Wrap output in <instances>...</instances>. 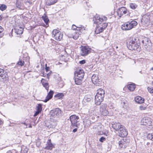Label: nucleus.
Wrapping results in <instances>:
<instances>
[{
    "mask_svg": "<svg viewBox=\"0 0 153 153\" xmlns=\"http://www.w3.org/2000/svg\"><path fill=\"white\" fill-rule=\"evenodd\" d=\"M77 128H75L73 129V132H75L77 131Z\"/></svg>",
    "mask_w": 153,
    "mask_h": 153,
    "instance_id": "obj_49",
    "label": "nucleus"
},
{
    "mask_svg": "<svg viewBox=\"0 0 153 153\" xmlns=\"http://www.w3.org/2000/svg\"><path fill=\"white\" fill-rule=\"evenodd\" d=\"M153 134H148L147 138L152 140H153Z\"/></svg>",
    "mask_w": 153,
    "mask_h": 153,
    "instance_id": "obj_41",
    "label": "nucleus"
},
{
    "mask_svg": "<svg viewBox=\"0 0 153 153\" xmlns=\"http://www.w3.org/2000/svg\"><path fill=\"white\" fill-rule=\"evenodd\" d=\"M24 152H25V153H27V151L26 150H25L24 151Z\"/></svg>",
    "mask_w": 153,
    "mask_h": 153,
    "instance_id": "obj_57",
    "label": "nucleus"
},
{
    "mask_svg": "<svg viewBox=\"0 0 153 153\" xmlns=\"http://www.w3.org/2000/svg\"><path fill=\"white\" fill-rule=\"evenodd\" d=\"M135 39H130L128 40L127 42V46L128 48L131 50H137L139 51L140 50L139 46L134 41Z\"/></svg>",
    "mask_w": 153,
    "mask_h": 153,
    "instance_id": "obj_2",
    "label": "nucleus"
},
{
    "mask_svg": "<svg viewBox=\"0 0 153 153\" xmlns=\"http://www.w3.org/2000/svg\"><path fill=\"white\" fill-rule=\"evenodd\" d=\"M119 135L122 137H125L128 134V132L126 129L123 126L120 128L118 132Z\"/></svg>",
    "mask_w": 153,
    "mask_h": 153,
    "instance_id": "obj_16",
    "label": "nucleus"
},
{
    "mask_svg": "<svg viewBox=\"0 0 153 153\" xmlns=\"http://www.w3.org/2000/svg\"><path fill=\"white\" fill-rule=\"evenodd\" d=\"M63 35L62 32L57 30H53L52 31V36L58 41H60L63 37Z\"/></svg>",
    "mask_w": 153,
    "mask_h": 153,
    "instance_id": "obj_5",
    "label": "nucleus"
},
{
    "mask_svg": "<svg viewBox=\"0 0 153 153\" xmlns=\"http://www.w3.org/2000/svg\"><path fill=\"white\" fill-rule=\"evenodd\" d=\"M61 111L59 108H56L54 110H51L50 112V114L51 116L54 117H57L61 115Z\"/></svg>",
    "mask_w": 153,
    "mask_h": 153,
    "instance_id": "obj_12",
    "label": "nucleus"
},
{
    "mask_svg": "<svg viewBox=\"0 0 153 153\" xmlns=\"http://www.w3.org/2000/svg\"><path fill=\"white\" fill-rule=\"evenodd\" d=\"M22 123V124H25V125H26V128H27V124H26V123Z\"/></svg>",
    "mask_w": 153,
    "mask_h": 153,
    "instance_id": "obj_54",
    "label": "nucleus"
},
{
    "mask_svg": "<svg viewBox=\"0 0 153 153\" xmlns=\"http://www.w3.org/2000/svg\"><path fill=\"white\" fill-rule=\"evenodd\" d=\"M137 24V22L132 21L131 22H128L121 26V28L123 30H131Z\"/></svg>",
    "mask_w": 153,
    "mask_h": 153,
    "instance_id": "obj_3",
    "label": "nucleus"
},
{
    "mask_svg": "<svg viewBox=\"0 0 153 153\" xmlns=\"http://www.w3.org/2000/svg\"><path fill=\"white\" fill-rule=\"evenodd\" d=\"M100 27H101V29L104 30L105 28L107 27L108 24L106 23H104L103 22H100V23H97Z\"/></svg>",
    "mask_w": 153,
    "mask_h": 153,
    "instance_id": "obj_26",
    "label": "nucleus"
},
{
    "mask_svg": "<svg viewBox=\"0 0 153 153\" xmlns=\"http://www.w3.org/2000/svg\"><path fill=\"white\" fill-rule=\"evenodd\" d=\"M2 16L1 15L0 16V21L2 20Z\"/></svg>",
    "mask_w": 153,
    "mask_h": 153,
    "instance_id": "obj_53",
    "label": "nucleus"
},
{
    "mask_svg": "<svg viewBox=\"0 0 153 153\" xmlns=\"http://www.w3.org/2000/svg\"><path fill=\"white\" fill-rule=\"evenodd\" d=\"M144 99L140 96H137L135 97V101L138 103H142L144 102Z\"/></svg>",
    "mask_w": 153,
    "mask_h": 153,
    "instance_id": "obj_25",
    "label": "nucleus"
},
{
    "mask_svg": "<svg viewBox=\"0 0 153 153\" xmlns=\"http://www.w3.org/2000/svg\"><path fill=\"white\" fill-rule=\"evenodd\" d=\"M42 18L45 23L47 25H48V23L49 21V19L47 16L45 14H44L42 16Z\"/></svg>",
    "mask_w": 153,
    "mask_h": 153,
    "instance_id": "obj_28",
    "label": "nucleus"
},
{
    "mask_svg": "<svg viewBox=\"0 0 153 153\" xmlns=\"http://www.w3.org/2000/svg\"><path fill=\"white\" fill-rule=\"evenodd\" d=\"M128 12L126 9L124 7L120 8L117 11V14L120 17H121L124 15L126 14Z\"/></svg>",
    "mask_w": 153,
    "mask_h": 153,
    "instance_id": "obj_15",
    "label": "nucleus"
},
{
    "mask_svg": "<svg viewBox=\"0 0 153 153\" xmlns=\"http://www.w3.org/2000/svg\"><path fill=\"white\" fill-rule=\"evenodd\" d=\"M29 125V127L30 128H32V126L30 124Z\"/></svg>",
    "mask_w": 153,
    "mask_h": 153,
    "instance_id": "obj_56",
    "label": "nucleus"
},
{
    "mask_svg": "<svg viewBox=\"0 0 153 153\" xmlns=\"http://www.w3.org/2000/svg\"><path fill=\"white\" fill-rule=\"evenodd\" d=\"M82 79H80L79 78L75 77V83L77 85H80L82 83Z\"/></svg>",
    "mask_w": 153,
    "mask_h": 153,
    "instance_id": "obj_31",
    "label": "nucleus"
},
{
    "mask_svg": "<svg viewBox=\"0 0 153 153\" xmlns=\"http://www.w3.org/2000/svg\"><path fill=\"white\" fill-rule=\"evenodd\" d=\"M15 31L17 34H21L23 33V28L16 26L15 28Z\"/></svg>",
    "mask_w": 153,
    "mask_h": 153,
    "instance_id": "obj_23",
    "label": "nucleus"
},
{
    "mask_svg": "<svg viewBox=\"0 0 153 153\" xmlns=\"http://www.w3.org/2000/svg\"><path fill=\"white\" fill-rule=\"evenodd\" d=\"M74 74L75 77L83 79L84 76V73L82 69H78L75 72Z\"/></svg>",
    "mask_w": 153,
    "mask_h": 153,
    "instance_id": "obj_14",
    "label": "nucleus"
},
{
    "mask_svg": "<svg viewBox=\"0 0 153 153\" xmlns=\"http://www.w3.org/2000/svg\"><path fill=\"white\" fill-rule=\"evenodd\" d=\"M118 48V47H117V46L116 47V48Z\"/></svg>",
    "mask_w": 153,
    "mask_h": 153,
    "instance_id": "obj_59",
    "label": "nucleus"
},
{
    "mask_svg": "<svg viewBox=\"0 0 153 153\" xmlns=\"http://www.w3.org/2000/svg\"><path fill=\"white\" fill-rule=\"evenodd\" d=\"M101 28V27H100L98 25H97L95 31V33L96 34H98L101 32H102L103 31V29H102Z\"/></svg>",
    "mask_w": 153,
    "mask_h": 153,
    "instance_id": "obj_29",
    "label": "nucleus"
},
{
    "mask_svg": "<svg viewBox=\"0 0 153 153\" xmlns=\"http://www.w3.org/2000/svg\"><path fill=\"white\" fill-rule=\"evenodd\" d=\"M97 129L98 131V134H102L101 133V131L102 130V126L101 125L98 126L97 127Z\"/></svg>",
    "mask_w": 153,
    "mask_h": 153,
    "instance_id": "obj_35",
    "label": "nucleus"
},
{
    "mask_svg": "<svg viewBox=\"0 0 153 153\" xmlns=\"http://www.w3.org/2000/svg\"><path fill=\"white\" fill-rule=\"evenodd\" d=\"M128 89L131 91H133L135 88V85L134 84L128 85Z\"/></svg>",
    "mask_w": 153,
    "mask_h": 153,
    "instance_id": "obj_30",
    "label": "nucleus"
},
{
    "mask_svg": "<svg viewBox=\"0 0 153 153\" xmlns=\"http://www.w3.org/2000/svg\"><path fill=\"white\" fill-rule=\"evenodd\" d=\"M96 95L95 97V102L97 105H99L103 100L104 97L105 91L102 89L97 90Z\"/></svg>",
    "mask_w": 153,
    "mask_h": 153,
    "instance_id": "obj_1",
    "label": "nucleus"
},
{
    "mask_svg": "<svg viewBox=\"0 0 153 153\" xmlns=\"http://www.w3.org/2000/svg\"><path fill=\"white\" fill-rule=\"evenodd\" d=\"M99 140L100 142H103L105 140V138L103 137H102Z\"/></svg>",
    "mask_w": 153,
    "mask_h": 153,
    "instance_id": "obj_45",
    "label": "nucleus"
},
{
    "mask_svg": "<svg viewBox=\"0 0 153 153\" xmlns=\"http://www.w3.org/2000/svg\"><path fill=\"white\" fill-rule=\"evenodd\" d=\"M151 70H153V67L151 68Z\"/></svg>",
    "mask_w": 153,
    "mask_h": 153,
    "instance_id": "obj_58",
    "label": "nucleus"
},
{
    "mask_svg": "<svg viewBox=\"0 0 153 153\" xmlns=\"http://www.w3.org/2000/svg\"><path fill=\"white\" fill-rule=\"evenodd\" d=\"M4 29L1 26H0V37H1L3 35L2 32L4 30Z\"/></svg>",
    "mask_w": 153,
    "mask_h": 153,
    "instance_id": "obj_42",
    "label": "nucleus"
},
{
    "mask_svg": "<svg viewBox=\"0 0 153 153\" xmlns=\"http://www.w3.org/2000/svg\"><path fill=\"white\" fill-rule=\"evenodd\" d=\"M112 127L115 130L117 131L120 129V128H122L123 126L121 125L118 122H113L111 123Z\"/></svg>",
    "mask_w": 153,
    "mask_h": 153,
    "instance_id": "obj_18",
    "label": "nucleus"
},
{
    "mask_svg": "<svg viewBox=\"0 0 153 153\" xmlns=\"http://www.w3.org/2000/svg\"><path fill=\"white\" fill-rule=\"evenodd\" d=\"M129 142V140L124 138L119 141V147L120 148L124 149L126 147Z\"/></svg>",
    "mask_w": 153,
    "mask_h": 153,
    "instance_id": "obj_13",
    "label": "nucleus"
},
{
    "mask_svg": "<svg viewBox=\"0 0 153 153\" xmlns=\"http://www.w3.org/2000/svg\"><path fill=\"white\" fill-rule=\"evenodd\" d=\"M129 6L131 9H134L137 7V5L135 4L131 3L129 4Z\"/></svg>",
    "mask_w": 153,
    "mask_h": 153,
    "instance_id": "obj_37",
    "label": "nucleus"
},
{
    "mask_svg": "<svg viewBox=\"0 0 153 153\" xmlns=\"http://www.w3.org/2000/svg\"><path fill=\"white\" fill-rule=\"evenodd\" d=\"M41 81L43 86L45 87V89L48 91L49 89V85L48 83L47 82H45V79L43 78L42 79Z\"/></svg>",
    "mask_w": 153,
    "mask_h": 153,
    "instance_id": "obj_27",
    "label": "nucleus"
},
{
    "mask_svg": "<svg viewBox=\"0 0 153 153\" xmlns=\"http://www.w3.org/2000/svg\"><path fill=\"white\" fill-rule=\"evenodd\" d=\"M82 32H80L79 31L71 30L68 34V37L73 38L74 39H77L80 34V33Z\"/></svg>",
    "mask_w": 153,
    "mask_h": 153,
    "instance_id": "obj_8",
    "label": "nucleus"
},
{
    "mask_svg": "<svg viewBox=\"0 0 153 153\" xmlns=\"http://www.w3.org/2000/svg\"><path fill=\"white\" fill-rule=\"evenodd\" d=\"M85 28L82 25H79V26H76L73 25L72 27V30H76V31H79L80 32H82L84 30H85Z\"/></svg>",
    "mask_w": 153,
    "mask_h": 153,
    "instance_id": "obj_17",
    "label": "nucleus"
},
{
    "mask_svg": "<svg viewBox=\"0 0 153 153\" xmlns=\"http://www.w3.org/2000/svg\"><path fill=\"white\" fill-rule=\"evenodd\" d=\"M7 6L5 4H3L0 6V9L2 11L5 10Z\"/></svg>",
    "mask_w": 153,
    "mask_h": 153,
    "instance_id": "obj_39",
    "label": "nucleus"
},
{
    "mask_svg": "<svg viewBox=\"0 0 153 153\" xmlns=\"http://www.w3.org/2000/svg\"><path fill=\"white\" fill-rule=\"evenodd\" d=\"M146 107L143 106H140L139 107V109L141 110H146Z\"/></svg>",
    "mask_w": 153,
    "mask_h": 153,
    "instance_id": "obj_44",
    "label": "nucleus"
},
{
    "mask_svg": "<svg viewBox=\"0 0 153 153\" xmlns=\"http://www.w3.org/2000/svg\"><path fill=\"white\" fill-rule=\"evenodd\" d=\"M152 84H153V82H152Z\"/></svg>",
    "mask_w": 153,
    "mask_h": 153,
    "instance_id": "obj_62",
    "label": "nucleus"
},
{
    "mask_svg": "<svg viewBox=\"0 0 153 153\" xmlns=\"http://www.w3.org/2000/svg\"><path fill=\"white\" fill-rule=\"evenodd\" d=\"M141 124L142 125L146 126L149 128H147L149 130H150L152 128V120L148 117H145L143 118L141 121Z\"/></svg>",
    "mask_w": 153,
    "mask_h": 153,
    "instance_id": "obj_4",
    "label": "nucleus"
},
{
    "mask_svg": "<svg viewBox=\"0 0 153 153\" xmlns=\"http://www.w3.org/2000/svg\"><path fill=\"white\" fill-rule=\"evenodd\" d=\"M49 67H46L45 68V70L46 71V72H47L48 71H49Z\"/></svg>",
    "mask_w": 153,
    "mask_h": 153,
    "instance_id": "obj_50",
    "label": "nucleus"
},
{
    "mask_svg": "<svg viewBox=\"0 0 153 153\" xmlns=\"http://www.w3.org/2000/svg\"><path fill=\"white\" fill-rule=\"evenodd\" d=\"M85 60H81L79 62V63L81 64H83L85 63Z\"/></svg>",
    "mask_w": 153,
    "mask_h": 153,
    "instance_id": "obj_47",
    "label": "nucleus"
},
{
    "mask_svg": "<svg viewBox=\"0 0 153 153\" xmlns=\"http://www.w3.org/2000/svg\"><path fill=\"white\" fill-rule=\"evenodd\" d=\"M92 99V97L90 96H87L85 97V100L86 101L89 102H90Z\"/></svg>",
    "mask_w": 153,
    "mask_h": 153,
    "instance_id": "obj_36",
    "label": "nucleus"
},
{
    "mask_svg": "<svg viewBox=\"0 0 153 153\" xmlns=\"http://www.w3.org/2000/svg\"><path fill=\"white\" fill-rule=\"evenodd\" d=\"M43 76H45L44 75V74H43Z\"/></svg>",
    "mask_w": 153,
    "mask_h": 153,
    "instance_id": "obj_60",
    "label": "nucleus"
},
{
    "mask_svg": "<svg viewBox=\"0 0 153 153\" xmlns=\"http://www.w3.org/2000/svg\"><path fill=\"white\" fill-rule=\"evenodd\" d=\"M82 32H80L79 31L71 30L68 34V37L73 38L74 39H77L80 34V33Z\"/></svg>",
    "mask_w": 153,
    "mask_h": 153,
    "instance_id": "obj_7",
    "label": "nucleus"
},
{
    "mask_svg": "<svg viewBox=\"0 0 153 153\" xmlns=\"http://www.w3.org/2000/svg\"><path fill=\"white\" fill-rule=\"evenodd\" d=\"M107 19V18L104 16H102L100 17H97L94 19V23H100V22H102V21H105Z\"/></svg>",
    "mask_w": 153,
    "mask_h": 153,
    "instance_id": "obj_20",
    "label": "nucleus"
},
{
    "mask_svg": "<svg viewBox=\"0 0 153 153\" xmlns=\"http://www.w3.org/2000/svg\"><path fill=\"white\" fill-rule=\"evenodd\" d=\"M108 107L107 105L105 104H102L100 106V111L102 115L103 116H107L109 114V112L108 110Z\"/></svg>",
    "mask_w": 153,
    "mask_h": 153,
    "instance_id": "obj_10",
    "label": "nucleus"
},
{
    "mask_svg": "<svg viewBox=\"0 0 153 153\" xmlns=\"http://www.w3.org/2000/svg\"><path fill=\"white\" fill-rule=\"evenodd\" d=\"M91 80L93 83L95 85H99V79L98 76L97 75L94 74L91 77Z\"/></svg>",
    "mask_w": 153,
    "mask_h": 153,
    "instance_id": "obj_19",
    "label": "nucleus"
},
{
    "mask_svg": "<svg viewBox=\"0 0 153 153\" xmlns=\"http://www.w3.org/2000/svg\"><path fill=\"white\" fill-rule=\"evenodd\" d=\"M46 145L47 146L45 148L48 150H51L53 147V146L51 142V140L50 139L48 140V141Z\"/></svg>",
    "mask_w": 153,
    "mask_h": 153,
    "instance_id": "obj_24",
    "label": "nucleus"
},
{
    "mask_svg": "<svg viewBox=\"0 0 153 153\" xmlns=\"http://www.w3.org/2000/svg\"><path fill=\"white\" fill-rule=\"evenodd\" d=\"M36 110L41 112L42 110V104H39L38 105V106L36 107Z\"/></svg>",
    "mask_w": 153,
    "mask_h": 153,
    "instance_id": "obj_38",
    "label": "nucleus"
},
{
    "mask_svg": "<svg viewBox=\"0 0 153 153\" xmlns=\"http://www.w3.org/2000/svg\"><path fill=\"white\" fill-rule=\"evenodd\" d=\"M3 123V121L0 119V125H2Z\"/></svg>",
    "mask_w": 153,
    "mask_h": 153,
    "instance_id": "obj_52",
    "label": "nucleus"
},
{
    "mask_svg": "<svg viewBox=\"0 0 153 153\" xmlns=\"http://www.w3.org/2000/svg\"><path fill=\"white\" fill-rule=\"evenodd\" d=\"M6 153H12V152L10 151H8Z\"/></svg>",
    "mask_w": 153,
    "mask_h": 153,
    "instance_id": "obj_55",
    "label": "nucleus"
},
{
    "mask_svg": "<svg viewBox=\"0 0 153 153\" xmlns=\"http://www.w3.org/2000/svg\"><path fill=\"white\" fill-rule=\"evenodd\" d=\"M71 121V125L74 127H78L77 123L78 122V120L79 117L75 115H72L69 117Z\"/></svg>",
    "mask_w": 153,
    "mask_h": 153,
    "instance_id": "obj_9",
    "label": "nucleus"
},
{
    "mask_svg": "<svg viewBox=\"0 0 153 153\" xmlns=\"http://www.w3.org/2000/svg\"><path fill=\"white\" fill-rule=\"evenodd\" d=\"M0 77L2 79L4 82L9 80V78L7 73L3 69L0 68Z\"/></svg>",
    "mask_w": 153,
    "mask_h": 153,
    "instance_id": "obj_11",
    "label": "nucleus"
},
{
    "mask_svg": "<svg viewBox=\"0 0 153 153\" xmlns=\"http://www.w3.org/2000/svg\"><path fill=\"white\" fill-rule=\"evenodd\" d=\"M64 96V94L62 93H58L54 96V97L57 98L58 99H60L63 98Z\"/></svg>",
    "mask_w": 153,
    "mask_h": 153,
    "instance_id": "obj_34",
    "label": "nucleus"
},
{
    "mask_svg": "<svg viewBox=\"0 0 153 153\" xmlns=\"http://www.w3.org/2000/svg\"><path fill=\"white\" fill-rule=\"evenodd\" d=\"M41 112L36 110V112L34 114L33 116L34 117L36 116L37 115H38Z\"/></svg>",
    "mask_w": 153,
    "mask_h": 153,
    "instance_id": "obj_46",
    "label": "nucleus"
},
{
    "mask_svg": "<svg viewBox=\"0 0 153 153\" xmlns=\"http://www.w3.org/2000/svg\"><path fill=\"white\" fill-rule=\"evenodd\" d=\"M123 103H124V104H125V102H123Z\"/></svg>",
    "mask_w": 153,
    "mask_h": 153,
    "instance_id": "obj_61",
    "label": "nucleus"
},
{
    "mask_svg": "<svg viewBox=\"0 0 153 153\" xmlns=\"http://www.w3.org/2000/svg\"><path fill=\"white\" fill-rule=\"evenodd\" d=\"M58 0H48L47 3L49 5H51L55 4L56 3Z\"/></svg>",
    "mask_w": 153,
    "mask_h": 153,
    "instance_id": "obj_32",
    "label": "nucleus"
},
{
    "mask_svg": "<svg viewBox=\"0 0 153 153\" xmlns=\"http://www.w3.org/2000/svg\"><path fill=\"white\" fill-rule=\"evenodd\" d=\"M50 75H51V74H50V73H48L47 74V77L48 79H49V76H50Z\"/></svg>",
    "mask_w": 153,
    "mask_h": 153,
    "instance_id": "obj_51",
    "label": "nucleus"
},
{
    "mask_svg": "<svg viewBox=\"0 0 153 153\" xmlns=\"http://www.w3.org/2000/svg\"><path fill=\"white\" fill-rule=\"evenodd\" d=\"M142 42L144 46H150L151 45V42L149 39L147 37H144L142 39ZM148 47V46H147Z\"/></svg>",
    "mask_w": 153,
    "mask_h": 153,
    "instance_id": "obj_21",
    "label": "nucleus"
},
{
    "mask_svg": "<svg viewBox=\"0 0 153 153\" xmlns=\"http://www.w3.org/2000/svg\"><path fill=\"white\" fill-rule=\"evenodd\" d=\"M91 50L88 46H82L80 48V54L83 56H86L91 53Z\"/></svg>",
    "mask_w": 153,
    "mask_h": 153,
    "instance_id": "obj_6",
    "label": "nucleus"
},
{
    "mask_svg": "<svg viewBox=\"0 0 153 153\" xmlns=\"http://www.w3.org/2000/svg\"><path fill=\"white\" fill-rule=\"evenodd\" d=\"M53 92L52 91H50L48 94L46 99L43 101L45 102H47L50 99L52 98L53 97Z\"/></svg>",
    "mask_w": 153,
    "mask_h": 153,
    "instance_id": "obj_22",
    "label": "nucleus"
},
{
    "mask_svg": "<svg viewBox=\"0 0 153 153\" xmlns=\"http://www.w3.org/2000/svg\"><path fill=\"white\" fill-rule=\"evenodd\" d=\"M148 90L149 92L151 93H153V88H152L148 87Z\"/></svg>",
    "mask_w": 153,
    "mask_h": 153,
    "instance_id": "obj_43",
    "label": "nucleus"
},
{
    "mask_svg": "<svg viewBox=\"0 0 153 153\" xmlns=\"http://www.w3.org/2000/svg\"><path fill=\"white\" fill-rule=\"evenodd\" d=\"M83 124L85 127H88L91 124V123H90V120L88 119L85 120L83 121Z\"/></svg>",
    "mask_w": 153,
    "mask_h": 153,
    "instance_id": "obj_33",
    "label": "nucleus"
},
{
    "mask_svg": "<svg viewBox=\"0 0 153 153\" xmlns=\"http://www.w3.org/2000/svg\"><path fill=\"white\" fill-rule=\"evenodd\" d=\"M16 6L19 9H22V8H21V6L19 5H18L17 3L16 4Z\"/></svg>",
    "mask_w": 153,
    "mask_h": 153,
    "instance_id": "obj_48",
    "label": "nucleus"
},
{
    "mask_svg": "<svg viewBox=\"0 0 153 153\" xmlns=\"http://www.w3.org/2000/svg\"><path fill=\"white\" fill-rule=\"evenodd\" d=\"M25 62L24 61H22V60H20L19 61L17 62V64L21 66H23Z\"/></svg>",
    "mask_w": 153,
    "mask_h": 153,
    "instance_id": "obj_40",
    "label": "nucleus"
}]
</instances>
